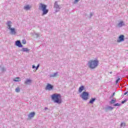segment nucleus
<instances>
[{"label": "nucleus", "instance_id": "obj_19", "mask_svg": "<svg viewBox=\"0 0 128 128\" xmlns=\"http://www.w3.org/2000/svg\"><path fill=\"white\" fill-rule=\"evenodd\" d=\"M58 76V72L54 73V74L50 75V78H54L56 76Z\"/></svg>", "mask_w": 128, "mask_h": 128}, {"label": "nucleus", "instance_id": "obj_7", "mask_svg": "<svg viewBox=\"0 0 128 128\" xmlns=\"http://www.w3.org/2000/svg\"><path fill=\"white\" fill-rule=\"evenodd\" d=\"M124 36L120 35L118 38V40H117V42H124Z\"/></svg>", "mask_w": 128, "mask_h": 128}, {"label": "nucleus", "instance_id": "obj_20", "mask_svg": "<svg viewBox=\"0 0 128 128\" xmlns=\"http://www.w3.org/2000/svg\"><path fill=\"white\" fill-rule=\"evenodd\" d=\"M0 70L1 72H6V68L4 67H2L0 66Z\"/></svg>", "mask_w": 128, "mask_h": 128}, {"label": "nucleus", "instance_id": "obj_25", "mask_svg": "<svg viewBox=\"0 0 128 128\" xmlns=\"http://www.w3.org/2000/svg\"><path fill=\"white\" fill-rule=\"evenodd\" d=\"M22 42L23 44H26V39L22 40Z\"/></svg>", "mask_w": 128, "mask_h": 128}, {"label": "nucleus", "instance_id": "obj_8", "mask_svg": "<svg viewBox=\"0 0 128 128\" xmlns=\"http://www.w3.org/2000/svg\"><path fill=\"white\" fill-rule=\"evenodd\" d=\"M16 46H18V48H22V42L20 40H17L15 42Z\"/></svg>", "mask_w": 128, "mask_h": 128}, {"label": "nucleus", "instance_id": "obj_5", "mask_svg": "<svg viewBox=\"0 0 128 128\" xmlns=\"http://www.w3.org/2000/svg\"><path fill=\"white\" fill-rule=\"evenodd\" d=\"M54 8H55V12H60V5L58 4V2H56L54 4Z\"/></svg>", "mask_w": 128, "mask_h": 128}, {"label": "nucleus", "instance_id": "obj_11", "mask_svg": "<svg viewBox=\"0 0 128 128\" xmlns=\"http://www.w3.org/2000/svg\"><path fill=\"white\" fill-rule=\"evenodd\" d=\"M6 24L7 26H8V30H10V28H12V22L10 20H9L7 22Z\"/></svg>", "mask_w": 128, "mask_h": 128}, {"label": "nucleus", "instance_id": "obj_15", "mask_svg": "<svg viewBox=\"0 0 128 128\" xmlns=\"http://www.w3.org/2000/svg\"><path fill=\"white\" fill-rule=\"evenodd\" d=\"M84 90V86H80L79 88L78 92H80V93L82 92V90Z\"/></svg>", "mask_w": 128, "mask_h": 128}, {"label": "nucleus", "instance_id": "obj_37", "mask_svg": "<svg viewBox=\"0 0 128 128\" xmlns=\"http://www.w3.org/2000/svg\"><path fill=\"white\" fill-rule=\"evenodd\" d=\"M110 74H112V72H110Z\"/></svg>", "mask_w": 128, "mask_h": 128}, {"label": "nucleus", "instance_id": "obj_33", "mask_svg": "<svg viewBox=\"0 0 128 128\" xmlns=\"http://www.w3.org/2000/svg\"><path fill=\"white\" fill-rule=\"evenodd\" d=\"M128 94V91H127V92H126L124 93V96H126V94Z\"/></svg>", "mask_w": 128, "mask_h": 128}, {"label": "nucleus", "instance_id": "obj_12", "mask_svg": "<svg viewBox=\"0 0 128 128\" xmlns=\"http://www.w3.org/2000/svg\"><path fill=\"white\" fill-rule=\"evenodd\" d=\"M36 116V112H32L28 115V117L30 118H34Z\"/></svg>", "mask_w": 128, "mask_h": 128}, {"label": "nucleus", "instance_id": "obj_4", "mask_svg": "<svg viewBox=\"0 0 128 128\" xmlns=\"http://www.w3.org/2000/svg\"><path fill=\"white\" fill-rule=\"evenodd\" d=\"M89 94H90L88 92H84L82 94L80 95V97L82 98V100H88Z\"/></svg>", "mask_w": 128, "mask_h": 128}, {"label": "nucleus", "instance_id": "obj_35", "mask_svg": "<svg viewBox=\"0 0 128 128\" xmlns=\"http://www.w3.org/2000/svg\"><path fill=\"white\" fill-rule=\"evenodd\" d=\"M36 66L34 65H32V68H36Z\"/></svg>", "mask_w": 128, "mask_h": 128}, {"label": "nucleus", "instance_id": "obj_27", "mask_svg": "<svg viewBox=\"0 0 128 128\" xmlns=\"http://www.w3.org/2000/svg\"><path fill=\"white\" fill-rule=\"evenodd\" d=\"M120 78H118L116 80V84H118V82H120Z\"/></svg>", "mask_w": 128, "mask_h": 128}, {"label": "nucleus", "instance_id": "obj_1", "mask_svg": "<svg viewBox=\"0 0 128 128\" xmlns=\"http://www.w3.org/2000/svg\"><path fill=\"white\" fill-rule=\"evenodd\" d=\"M51 98L55 104H62V96H60V94L55 93L52 95Z\"/></svg>", "mask_w": 128, "mask_h": 128}, {"label": "nucleus", "instance_id": "obj_16", "mask_svg": "<svg viewBox=\"0 0 128 128\" xmlns=\"http://www.w3.org/2000/svg\"><path fill=\"white\" fill-rule=\"evenodd\" d=\"M124 26V23L122 22L121 21L118 24V26L119 28H122V26Z\"/></svg>", "mask_w": 128, "mask_h": 128}, {"label": "nucleus", "instance_id": "obj_31", "mask_svg": "<svg viewBox=\"0 0 128 128\" xmlns=\"http://www.w3.org/2000/svg\"><path fill=\"white\" fill-rule=\"evenodd\" d=\"M36 34V38H39V36H40V34Z\"/></svg>", "mask_w": 128, "mask_h": 128}, {"label": "nucleus", "instance_id": "obj_36", "mask_svg": "<svg viewBox=\"0 0 128 128\" xmlns=\"http://www.w3.org/2000/svg\"><path fill=\"white\" fill-rule=\"evenodd\" d=\"M48 110L47 107H46L44 110V112H46L45 110Z\"/></svg>", "mask_w": 128, "mask_h": 128}, {"label": "nucleus", "instance_id": "obj_21", "mask_svg": "<svg viewBox=\"0 0 128 128\" xmlns=\"http://www.w3.org/2000/svg\"><path fill=\"white\" fill-rule=\"evenodd\" d=\"M13 80L14 82H20L21 80L20 78H16Z\"/></svg>", "mask_w": 128, "mask_h": 128}, {"label": "nucleus", "instance_id": "obj_32", "mask_svg": "<svg viewBox=\"0 0 128 128\" xmlns=\"http://www.w3.org/2000/svg\"><path fill=\"white\" fill-rule=\"evenodd\" d=\"M38 68H40V64H38L36 67V70H38Z\"/></svg>", "mask_w": 128, "mask_h": 128}, {"label": "nucleus", "instance_id": "obj_9", "mask_svg": "<svg viewBox=\"0 0 128 128\" xmlns=\"http://www.w3.org/2000/svg\"><path fill=\"white\" fill-rule=\"evenodd\" d=\"M9 30H10V34L14 35L16 34V29L14 28H11Z\"/></svg>", "mask_w": 128, "mask_h": 128}, {"label": "nucleus", "instance_id": "obj_14", "mask_svg": "<svg viewBox=\"0 0 128 128\" xmlns=\"http://www.w3.org/2000/svg\"><path fill=\"white\" fill-rule=\"evenodd\" d=\"M105 110L106 112H108V110H114V108L110 106H108L105 108Z\"/></svg>", "mask_w": 128, "mask_h": 128}, {"label": "nucleus", "instance_id": "obj_18", "mask_svg": "<svg viewBox=\"0 0 128 128\" xmlns=\"http://www.w3.org/2000/svg\"><path fill=\"white\" fill-rule=\"evenodd\" d=\"M30 9V5H26V6H24V10H28Z\"/></svg>", "mask_w": 128, "mask_h": 128}, {"label": "nucleus", "instance_id": "obj_24", "mask_svg": "<svg viewBox=\"0 0 128 128\" xmlns=\"http://www.w3.org/2000/svg\"><path fill=\"white\" fill-rule=\"evenodd\" d=\"M20 92V88L18 87H17L16 89V92Z\"/></svg>", "mask_w": 128, "mask_h": 128}, {"label": "nucleus", "instance_id": "obj_34", "mask_svg": "<svg viewBox=\"0 0 128 128\" xmlns=\"http://www.w3.org/2000/svg\"><path fill=\"white\" fill-rule=\"evenodd\" d=\"M80 0H75V1H74V4H76V2H78V1H79Z\"/></svg>", "mask_w": 128, "mask_h": 128}, {"label": "nucleus", "instance_id": "obj_28", "mask_svg": "<svg viewBox=\"0 0 128 128\" xmlns=\"http://www.w3.org/2000/svg\"><path fill=\"white\" fill-rule=\"evenodd\" d=\"M127 100H124V101H122V104H124V102H126Z\"/></svg>", "mask_w": 128, "mask_h": 128}, {"label": "nucleus", "instance_id": "obj_22", "mask_svg": "<svg viewBox=\"0 0 128 128\" xmlns=\"http://www.w3.org/2000/svg\"><path fill=\"white\" fill-rule=\"evenodd\" d=\"M116 102V99L114 100L112 99L110 101V104H114Z\"/></svg>", "mask_w": 128, "mask_h": 128}, {"label": "nucleus", "instance_id": "obj_10", "mask_svg": "<svg viewBox=\"0 0 128 128\" xmlns=\"http://www.w3.org/2000/svg\"><path fill=\"white\" fill-rule=\"evenodd\" d=\"M32 82V80L30 79H26L24 82L25 84H28V86H30Z\"/></svg>", "mask_w": 128, "mask_h": 128}, {"label": "nucleus", "instance_id": "obj_23", "mask_svg": "<svg viewBox=\"0 0 128 128\" xmlns=\"http://www.w3.org/2000/svg\"><path fill=\"white\" fill-rule=\"evenodd\" d=\"M126 126V124L125 122H122L120 125V126L121 128H124Z\"/></svg>", "mask_w": 128, "mask_h": 128}, {"label": "nucleus", "instance_id": "obj_3", "mask_svg": "<svg viewBox=\"0 0 128 128\" xmlns=\"http://www.w3.org/2000/svg\"><path fill=\"white\" fill-rule=\"evenodd\" d=\"M39 10H42V15L44 16V14H46L48 12V10L46 9V4H40L39 6Z\"/></svg>", "mask_w": 128, "mask_h": 128}, {"label": "nucleus", "instance_id": "obj_30", "mask_svg": "<svg viewBox=\"0 0 128 128\" xmlns=\"http://www.w3.org/2000/svg\"><path fill=\"white\" fill-rule=\"evenodd\" d=\"M115 93L114 92L113 94L110 96V98H114V96Z\"/></svg>", "mask_w": 128, "mask_h": 128}, {"label": "nucleus", "instance_id": "obj_2", "mask_svg": "<svg viewBox=\"0 0 128 128\" xmlns=\"http://www.w3.org/2000/svg\"><path fill=\"white\" fill-rule=\"evenodd\" d=\"M98 66V60H90L88 62V66L91 70H94Z\"/></svg>", "mask_w": 128, "mask_h": 128}, {"label": "nucleus", "instance_id": "obj_26", "mask_svg": "<svg viewBox=\"0 0 128 128\" xmlns=\"http://www.w3.org/2000/svg\"><path fill=\"white\" fill-rule=\"evenodd\" d=\"M114 106H120V104H118V103H116L114 104Z\"/></svg>", "mask_w": 128, "mask_h": 128}, {"label": "nucleus", "instance_id": "obj_17", "mask_svg": "<svg viewBox=\"0 0 128 128\" xmlns=\"http://www.w3.org/2000/svg\"><path fill=\"white\" fill-rule=\"evenodd\" d=\"M96 98H92L89 102V104H94V102H96Z\"/></svg>", "mask_w": 128, "mask_h": 128}, {"label": "nucleus", "instance_id": "obj_29", "mask_svg": "<svg viewBox=\"0 0 128 128\" xmlns=\"http://www.w3.org/2000/svg\"><path fill=\"white\" fill-rule=\"evenodd\" d=\"M92 16H94V13L90 12V18H92Z\"/></svg>", "mask_w": 128, "mask_h": 128}, {"label": "nucleus", "instance_id": "obj_13", "mask_svg": "<svg viewBox=\"0 0 128 128\" xmlns=\"http://www.w3.org/2000/svg\"><path fill=\"white\" fill-rule=\"evenodd\" d=\"M29 50H28V48H23L21 50V52H28Z\"/></svg>", "mask_w": 128, "mask_h": 128}, {"label": "nucleus", "instance_id": "obj_6", "mask_svg": "<svg viewBox=\"0 0 128 128\" xmlns=\"http://www.w3.org/2000/svg\"><path fill=\"white\" fill-rule=\"evenodd\" d=\"M52 88H54V86L50 84H48L46 86L45 90H52Z\"/></svg>", "mask_w": 128, "mask_h": 128}]
</instances>
